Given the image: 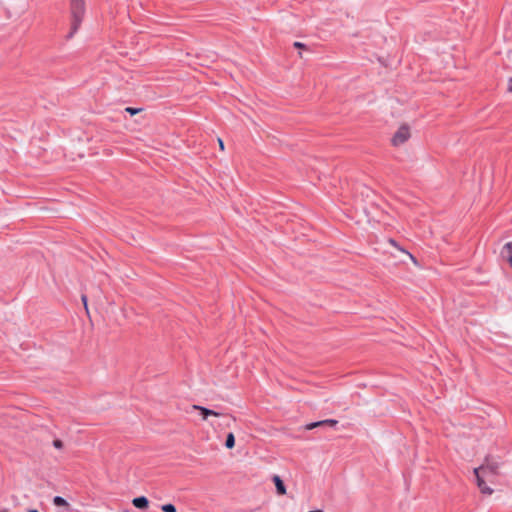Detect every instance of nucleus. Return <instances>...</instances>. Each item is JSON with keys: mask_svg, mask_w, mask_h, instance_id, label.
Listing matches in <instances>:
<instances>
[{"mask_svg": "<svg viewBox=\"0 0 512 512\" xmlns=\"http://www.w3.org/2000/svg\"><path fill=\"white\" fill-rule=\"evenodd\" d=\"M338 423L337 420H334V419H327V420H322V421H318V422H313V423H310L306 426V429L307 430H312L316 427H320V426H330V427H334L336 426Z\"/></svg>", "mask_w": 512, "mask_h": 512, "instance_id": "39448f33", "label": "nucleus"}, {"mask_svg": "<svg viewBox=\"0 0 512 512\" xmlns=\"http://www.w3.org/2000/svg\"><path fill=\"white\" fill-rule=\"evenodd\" d=\"M225 446L228 449L234 448V446H235V437H234V434L232 432L228 433V435L226 437Z\"/></svg>", "mask_w": 512, "mask_h": 512, "instance_id": "9d476101", "label": "nucleus"}, {"mask_svg": "<svg viewBox=\"0 0 512 512\" xmlns=\"http://www.w3.org/2000/svg\"><path fill=\"white\" fill-rule=\"evenodd\" d=\"M81 300L83 302V305H84V308L86 310V313L89 314L88 303H87V296L86 295H82L81 296Z\"/></svg>", "mask_w": 512, "mask_h": 512, "instance_id": "4468645a", "label": "nucleus"}, {"mask_svg": "<svg viewBox=\"0 0 512 512\" xmlns=\"http://www.w3.org/2000/svg\"><path fill=\"white\" fill-rule=\"evenodd\" d=\"M229 417H230L233 421H236V418H235L233 415H229Z\"/></svg>", "mask_w": 512, "mask_h": 512, "instance_id": "6ab92c4d", "label": "nucleus"}, {"mask_svg": "<svg viewBox=\"0 0 512 512\" xmlns=\"http://www.w3.org/2000/svg\"><path fill=\"white\" fill-rule=\"evenodd\" d=\"M132 504H133L136 508H138V509H143V510H145V509H147V508H148V506H149V501H148V499H147L146 497L141 496V497L134 498V499L132 500Z\"/></svg>", "mask_w": 512, "mask_h": 512, "instance_id": "6e6552de", "label": "nucleus"}, {"mask_svg": "<svg viewBox=\"0 0 512 512\" xmlns=\"http://www.w3.org/2000/svg\"><path fill=\"white\" fill-rule=\"evenodd\" d=\"M53 503L55 506H58V507H60V506L68 507L69 506L68 502L60 496H55L53 498Z\"/></svg>", "mask_w": 512, "mask_h": 512, "instance_id": "9b49d317", "label": "nucleus"}, {"mask_svg": "<svg viewBox=\"0 0 512 512\" xmlns=\"http://www.w3.org/2000/svg\"><path fill=\"white\" fill-rule=\"evenodd\" d=\"M70 12L72 20L68 38H72L81 26L85 13L84 0H70Z\"/></svg>", "mask_w": 512, "mask_h": 512, "instance_id": "f03ea898", "label": "nucleus"}, {"mask_svg": "<svg viewBox=\"0 0 512 512\" xmlns=\"http://www.w3.org/2000/svg\"><path fill=\"white\" fill-rule=\"evenodd\" d=\"M218 145H219L220 150L224 151L225 146H224V142L221 138H218Z\"/></svg>", "mask_w": 512, "mask_h": 512, "instance_id": "dca6fc26", "label": "nucleus"}, {"mask_svg": "<svg viewBox=\"0 0 512 512\" xmlns=\"http://www.w3.org/2000/svg\"><path fill=\"white\" fill-rule=\"evenodd\" d=\"M508 91L512 92V77L508 81Z\"/></svg>", "mask_w": 512, "mask_h": 512, "instance_id": "a211bd4d", "label": "nucleus"}, {"mask_svg": "<svg viewBox=\"0 0 512 512\" xmlns=\"http://www.w3.org/2000/svg\"><path fill=\"white\" fill-rule=\"evenodd\" d=\"M294 47H296V48H304L305 45L303 43H301V42H295L294 43Z\"/></svg>", "mask_w": 512, "mask_h": 512, "instance_id": "f3484780", "label": "nucleus"}, {"mask_svg": "<svg viewBox=\"0 0 512 512\" xmlns=\"http://www.w3.org/2000/svg\"><path fill=\"white\" fill-rule=\"evenodd\" d=\"M388 243L392 246H394L395 248H397L400 252L406 254L409 259L417 266L418 265V261L416 260V258L411 254L409 253L408 251H406L405 249H403L402 247H400L397 242L394 240V239H389L388 240Z\"/></svg>", "mask_w": 512, "mask_h": 512, "instance_id": "1a4fd4ad", "label": "nucleus"}, {"mask_svg": "<svg viewBox=\"0 0 512 512\" xmlns=\"http://www.w3.org/2000/svg\"><path fill=\"white\" fill-rule=\"evenodd\" d=\"M125 111H126L127 113H129L130 115H136V114H138L139 112H141V111H142V108L127 107V108L125 109Z\"/></svg>", "mask_w": 512, "mask_h": 512, "instance_id": "ddd939ff", "label": "nucleus"}, {"mask_svg": "<svg viewBox=\"0 0 512 512\" xmlns=\"http://www.w3.org/2000/svg\"><path fill=\"white\" fill-rule=\"evenodd\" d=\"M53 446L57 449H61L63 447V442L59 439H55L53 441Z\"/></svg>", "mask_w": 512, "mask_h": 512, "instance_id": "2eb2a0df", "label": "nucleus"}, {"mask_svg": "<svg viewBox=\"0 0 512 512\" xmlns=\"http://www.w3.org/2000/svg\"><path fill=\"white\" fill-rule=\"evenodd\" d=\"M411 137L410 127L406 124L401 125L394 133L391 144L395 147H399L406 143Z\"/></svg>", "mask_w": 512, "mask_h": 512, "instance_id": "7ed1b4c3", "label": "nucleus"}, {"mask_svg": "<svg viewBox=\"0 0 512 512\" xmlns=\"http://www.w3.org/2000/svg\"><path fill=\"white\" fill-rule=\"evenodd\" d=\"M163 512H177L175 506L173 504H164L161 507Z\"/></svg>", "mask_w": 512, "mask_h": 512, "instance_id": "f8f14e48", "label": "nucleus"}, {"mask_svg": "<svg viewBox=\"0 0 512 512\" xmlns=\"http://www.w3.org/2000/svg\"><path fill=\"white\" fill-rule=\"evenodd\" d=\"M499 463L498 461L486 458L484 464L474 469L477 478V485L483 494L491 495L493 490L489 488L486 483H493L496 475L498 474Z\"/></svg>", "mask_w": 512, "mask_h": 512, "instance_id": "f257e3e1", "label": "nucleus"}, {"mask_svg": "<svg viewBox=\"0 0 512 512\" xmlns=\"http://www.w3.org/2000/svg\"><path fill=\"white\" fill-rule=\"evenodd\" d=\"M192 409L196 410V411H199V413L201 415V418L204 421H206L209 416L220 417V416L223 415V414H221V413H219L217 411H214V410H211V409H208L206 407L199 406V405H193Z\"/></svg>", "mask_w": 512, "mask_h": 512, "instance_id": "20e7f679", "label": "nucleus"}, {"mask_svg": "<svg viewBox=\"0 0 512 512\" xmlns=\"http://www.w3.org/2000/svg\"><path fill=\"white\" fill-rule=\"evenodd\" d=\"M272 479H273V482L275 484L277 493L279 495H285L286 494V487H285L282 479L280 478V476L274 475Z\"/></svg>", "mask_w": 512, "mask_h": 512, "instance_id": "0eeeda50", "label": "nucleus"}, {"mask_svg": "<svg viewBox=\"0 0 512 512\" xmlns=\"http://www.w3.org/2000/svg\"><path fill=\"white\" fill-rule=\"evenodd\" d=\"M501 257L507 260L512 268V242H508L504 245L501 251Z\"/></svg>", "mask_w": 512, "mask_h": 512, "instance_id": "423d86ee", "label": "nucleus"}, {"mask_svg": "<svg viewBox=\"0 0 512 512\" xmlns=\"http://www.w3.org/2000/svg\"><path fill=\"white\" fill-rule=\"evenodd\" d=\"M28 512H39V511L36 509H32V510H29Z\"/></svg>", "mask_w": 512, "mask_h": 512, "instance_id": "aec40b11", "label": "nucleus"}]
</instances>
